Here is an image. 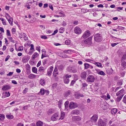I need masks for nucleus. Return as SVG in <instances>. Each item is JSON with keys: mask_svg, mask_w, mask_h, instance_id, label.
I'll return each mask as SVG.
<instances>
[{"mask_svg": "<svg viewBox=\"0 0 126 126\" xmlns=\"http://www.w3.org/2000/svg\"><path fill=\"white\" fill-rule=\"evenodd\" d=\"M94 40L96 42H101L103 40L102 36L99 33L96 34L94 35Z\"/></svg>", "mask_w": 126, "mask_h": 126, "instance_id": "f257e3e1", "label": "nucleus"}, {"mask_svg": "<svg viewBox=\"0 0 126 126\" xmlns=\"http://www.w3.org/2000/svg\"><path fill=\"white\" fill-rule=\"evenodd\" d=\"M92 37H90L86 39L83 40L82 41L81 43L82 44L84 45H90L92 43Z\"/></svg>", "mask_w": 126, "mask_h": 126, "instance_id": "f03ea898", "label": "nucleus"}, {"mask_svg": "<svg viewBox=\"0 0 126 126\" xmlns=\"http://www.w3.org/2000/svg\"><path fill=\"white\" fill-rule=\"evenodd\" d=\"M107 122V119H105L104 120H103L100 119L98 120V126H106Z\"/></svg>", "mask_w": 126, "mask_h": 126, "instance_id": "7ed1b4c3", "label": "nucleus"}, {"mask_svg": "<svg viewBox=\"0 0 126 126\" xmlns=\"http://www.w3.org/2000/svg\"><path fill=\"white\" fill-rule=\"evenodd\" d=\"M71 77V75L68 74H66L65 76H64L63 79L64 83L66 84H68L69 81V78Z\"/></svg>", "mask_w": 126, "mask_h": 126, "instance_id": "20e7f679", "label": "nucleus"}, {"mask_svg": "<svg viewBox=\"0 0 126 126\" xmlns=\"http://www.w3.org/2000/svg\"><path fill=\"white\" fill-rule=\"evenodd\" d=\"M78 107V105L77 103H74L73 102H71L70 103L69 105V108L71 109H75Z\"/></svg>", "mask_w": 126, "mask_h": 126, "instance_id": "39448f33", "label": "nucleus"}, {"mask_svg": "<svg viewBox=\"0 0 126 126\" xmlns=\"http://www.w3.org/2000/svg\"><path fill=\"white\" fill-rule=\"evenodd\" d=\"M94 78L92 75H89L87 78V81L88 82L92 83L94 82Z\"/></svg>", "mask_w": 126, "mask_h": 126, "instance_id": "423d86ee", "label": "nucleus"}, {"mask_svg": "<svg viewBox=\"0 0 126 126\" xmlns=\"http://www.w3.org/2000/svg\"><path fill=\"white\" fill-rule=\"evenodd\" d=\"M59 113L56 112L52 116L51 119L53 121H55L57 120L59 118Z\"/></svg>", "mask_w": 126, "mask_h": 126, "instance_id": "0eeeda50", "label": "nucleus"}, {"mask_svg": "<svg viewBox=\"0 0 126 126\" xmlns=\"http://www.w3.org/2000/svg\"><path fill=\"white\" fill-rule=\"evenodd\" d=\"M90 35L91 33L90 31L89 30H87L83 33L82 38L83 37V38L85 39L90 36Z\"/></svg>", "mask_w": 126, "mask_h": 126, "instance_id": "6e6552de", "label": "nucleus"}, {"mask_svg": "<svg viewBox=\"0 0 126 126\" xmlns=\"http://www.w3.org/2000/svg\"><path fill=\"white\" fill-rule=\"evenodd\" d=\"M98 116L96 114L94 115L91 118V121L92 122H96L98 119Z\"/></svg>", "mask_w": 126, "mask_h": 126, "instance_id": "1a4fd4ad", "label": "nucleus"}, {"mask_svg": "<svg viewBox=\"0 0 126 126\" xmlns=\"http://www.w3.org/2000/svg\"><path fill=\"white\" fill-rule=\"evenodd\" d=\"M75 33L77 34H79L81 33V30L78 27H76L75 28Z\"/></svg>", "mask_w": 126, "mask_h": 126, "instance_id": "9d476101", "label": "nucleus"}, {"mask_svg": "<svg viewBox=\"0 0 126 126\" xmlns=\"http://www.w3.org/2000/svg\"><path fill=\"white\" fill-rule=\"evenodd\" d=\"M30 58V57L29 56H26L22 58V62L23 63H25L28 61Z\"/></svg>", "mask_w": 126, "mask_h": 126, "instance_id": "9b49d317", "label": "nucleus"}, {"mask_svg": "<svg viewBox=\"0 0 126 126\" xmlns=\"http://www.w3.org/2000/svg\"><path fill=\"white\" fill-rule=\"evenodd\" d=\"M11 88V87L9 85H5L3 86L2 88L3 91L8 90Z\"/></svg>", "mask_w": 126, "mask_h": 126, "instance_id": "f8f14e48", "label": "nucleus"}, {"mask_svg": "<svg viewBox=\"0 0 126 126\" xmlns=\"http://www.w3.org/2000/svg\"><path fill=\"white\" fill-rule=\"evenodd\" d=\"M124 91V90L123 89L120 91L116 93V95L118 96H121L124 95L123 94Z\"/></svg>", "mask_w": 126, "mask_h": 126, "instance_id": "ddd939ff", "label": "nucleus"}, {"mask_svg": "<svg viewBox=\"0 0 126 126\" xmlns=\"http://www.w3.org/2000/svg\"><path fill=\"white\" fill-rule=\"evenodd\" d=\"M72 118V120L74 121H78L81 120V117L78 116L73 117Z\"/></svg>", "mask_w": 126, "mask_h": 126, "instance_id": "4468645a", "label": "nucleus"}, {"mask_svg": "<svg viewBox=\"0 0 126 126\" xmlns=\"http://www.w3.org/2000/svg\"><path fill=\"white\" fill-rule=\"evenodd\" d=\"M80 113L79 110H73L71 112L72 114L78 115Z\"/></svg>", "mask_w": 126, "mask_h": 126, "instance_id": "2eb2a0df", "label": "nucleus"}, {"mask_svg": "<svg viewBox=\"0 0 126 126\" xmlns=\"http://www.w3.org/2000/svg\"><path fill=\"white\" fill-rule=\"evenodd\" d=\"M87 74L85 71H83L81 74V77L83 79L86 78Z\"/></svg>", "mask_w": 126, "mask_h": 126, "instance_id": "dca6fc26", "label": "nucleus"}, {"mask_svg": "<svg viewBox=\"0 0 126 126\" xmlns=\"http://www.w3.org/2000/svg\"><path fill=\"white\" fill-rule=\"evenodd\" d=\"M26 34L24 33H22L20 34V38L22 37L24 38L25 40L26 41L28 40V37H27Z\"/></svg>", "mask_w": 126, "mask_h": 126, "instance_id": "f3484780", "label": "nucleus"}, {"mask_svg": "<svg viewBox=\"0 0 126 126\" xmlns=\"http://www.w3.org/2000/svg\"><path fill=\"white\" fill-rule=\"evenodd\" d=\"M117 110L116 108H113L112 109L111 111V113L115 115L117 112Z\"/></svg>", "mask_w": 126, "mask_h": 126, "instance_id": "a211bd4d", "label": "nucleus"}, {"mask_svg": "<svg viewBox=\"0 0 126 126\" xmlns=\"http://www.w3.org/2000/svg\"><path fill=\"white\" fill-rule=\"evenodd\" d=\"M37 76L32 74H31L28 76V78L30 79H33L35 78Z\"/></svg>", "mask_w": 126, "mask_h": 126, "instance_id": "6ab92c4d", "label": "nucleus"}, {"mask_svg": "<svg viewBox=\"0 0 126 126\" xmlns=\"http://www.w3.org/2000/svg\"><path fill=\"white\" fill-rule=\"evenodd\" d=\"M39 55V54L37 52H35L32 56V59H34L36 57H37Z\"/></svg>", "mask_w": 126, "mask_h": 126, "instance_id": "aec40b11", "label": "nucleus"}, {"mask_svg": "<svg viewBox=\"0 0 126 126\" xmlns=\"http://www.w3.org/2000/svg\"><path fill=\"white\" fill-rule=\"evenodd\" d=\"M65 115V113L63 111H61V116L59 119L63 120L64 118Z\"/></svg>", "mask_w": 126, "mask_h": 126, "instance_id": "412c9836", "label": "nucleus"}, {"mask_svg": "<svg viewBox=\"0 0 126 126\" xmlns=\"http://www.w3.org/2000/svg\"><path fill=\"white\" fill-rule=\"evenodd\" d=\"M37 126H43V123L40 121H39L36 123Z\"/></svg>", "mask_w": 126, "mask_h": 126, "instance_id": "4be33fe9", "label": "nucleus"}, {"mask_svg": "<svg viewBox=\"0 0 126 126\" xmlns=\"http://www.w3.org/2000/svg\"><path fill=\"white\" fill-rule=\"evenodd\" d=\"M121 65L125 69L126 67V62L125 61H121Z\"/></svg>", "mask_w": 126, "mask_h": 126, "instance_id": "5701e85b", "label": "nucleus"}, {"mask_svg": "<svg viewBox=\"0 0 126 126\" xmlns=\"http://www.w3.org/2000/svg\"><path fill=\"white\" fill-rule=\"evenodd\" d=\"M40 84L42 86H44L45 85V81L44 80L41 79L40 81Z\"/></svg>", "mask_w": 126, "mask_h": 126, "instance_id": "b1692460", "label": "nucleus"}, {"mask_svg": "<svg viewBox=\"0 0 126 126\" xmlns=\"http://www.w3.org/2000/svg\"><path fill=\"white\" fill-rule=\"evenodd\" d=\"M71 93V91L70 90H68L64 93V95L65 96L67 97Z\"/></svg>", "mask_w": 126, "mask_h": 126, "instance_id": "393cba45", "label": "nucleus"}, {"mask_svg": "<svg viewBox=\"0 0 126 126\" xmlns=\"http://www.w3.org/2000/svg\"><path fill=\"white\" fill-rule=\"evenodd\" d=\"M6 117L7 119H12L14 118L13 115L11 114L6 115Z\"/></svg>", "mask_w": 126, "mask_h": 126, "instance_id": "a878e982", "label": "nucleus"}, {"mask_svg": "<svg viewBox=\"0 0 126 126\" xmlns=\"http://www.w3.org/2000/svg\"><path fill=\"white\" fill-rule=\"evenodd\" d=\"M54 112V110L53 109H49L48 111V115H50Z\"/></svg>", "mask_w": 126, "mask_h": 126, "instance_id": "bb28decb", "label": "nucleus"}, {"mask_svg": "<svg viewBox=\"0 0 126 126\" xmlns=\"http://www.w3.org/2000/svg\"><path fill=\"white\" fill-rule=\"evenodd\" d=\"M94 64L97 66L102 68L103 67V66L99 62H95Z\"/></svg>", "mask_w": 126, "mask_h": 126, "instance_id": "cd10ccee", "label": "nucleus"}, {"mask_svg": "<svg viewBox=\"0 0 126 126\" xmlns=\"http://www.w3.org/2000/svg\"><path fill=\"white\" fill-rule=\"evenodd\" d=\"M9 23L11 26H13V19L12 18H9L8 19H7Z\"/></svg>", "mask_w": 126, "mask_h": 126, "instance_id": "c85d7f7f", "label": "nucleus"}, {"mask_svg": "<svg viewBox=\"0 0 126 126\" xmlns=\"http://www.w3.org/2000/svg\"><path fill=\"white\" fill-rule=\"evenodd\" d=\"M5 118L4 115L3 114H0V121L3 120Z\"/></svg>", "mask_w": 126, "mask_h": 126, "instance_id": "c756f323", "label": "nucleus"}, {"mask_svg": "<svg viewBox=\"0 0 126 126\" xmlns=\"http://www.w3.org/2000/svg\"><path fill=\"white\" fill-rule=\"evenodd\" d=\"M3 96L5 95V97H8L10 95V93L9 92H6L5 93H3Z\"/></svg>", "mask_w": 126, "mask_h": 126, "instance_id": "7c9ffc66", "label": "nucleus"}, {"mask_svg": "<svg viewBox=\"0 0 126 126\" xmlns=\"http://www.w3.org/2000/svg\"><path fill=\"white\" fill-rule=\"evenodd\" d=\"M125 60L126 61V53L123 55L121 59L122 61H125Z\"/></svg>", "mask_w": 126, "mask_h": 126, "instance_id": "2f4dec72", "label": "nucleus"}, {"mask_svg": "<svg viewBox=\"0 0 126 126\" xmlns=\"http://www.w3.org/2000/svg\"><path fill=\"white\" fill-rule=\"evenodd\" d=\"M26 69L27 71H30V66L29 64H27L26 65Z\"/></svg>", "mask_w": 126, "mask_h": 126, "instance_id": "473e14b6", "label": "nucleus"}, {"mask_svg": "<svg viewBox=\"0 0 126 126\" xmlns=\"http://www.w3.org/2000/svg\"><path fill=\"white\" fill-rule=\"evenodd\" d=\"M123 96V95H121V96H119L117 97L116 99V101L118 102H119L122 99Z\"/></svg>", "mask_w": 126, "mask_h": 126, "instance_id": "72a5a7b5", "label": "nucleus"}, {"mask_svg": "<svg viewBox=\"0 0 126 126\" xmlns=\"http://www.w3.org/2000/svg\"><path fill=\"white\" fill-rule=\"evenodd\" d=\"M74 50H72L69 49L68 50H64V52L66 53H68L69 54H71V52H73Z\"/></svg>", "mask_w": 126, "mask_h": 126, "instance_id": "f704fd0d", "label": "nucleus"}, {"mask_svg": "<svg viewBox=\"0 0 126 126\" xmlns=\"http://www.w3.org/2000/svg\"><path fill=\"white\" fill-rule=\"evenodd\" d=\"M123 80L121 79L118 81L117 82V84L119 86L121 85L122 84V82Z\"/></svg>", "mask_w": 126, "mask_h": 126, "instance_id": "c9c22d12", "label": "nucleus"}, {"mask_svg": "<svg viewBox=\"0 0 126 126\" xmlns=\"http://www.w3.org/2000/svg\"><path fill=\"white\" fill-rule=\"evenodd\" d=\"M5 17L6 18V19H9V18H11L12 17H11L9 15V14L7 13H5Z\"/></svg>", "mask_w": 126, "mask_h": 126, "instance_id": "e433bc0d", "label": "nucleus"}, {"mask_svg": "<svg viewBox=\"0 0 126 126\" xmlns=\"http://www.w3.org/2000/svg\"><path fill=\"white\" fill-rule=\"evenodd\" d=\"M64 29L63 28L61 27L59 29V32L60 33H63L64 31Z\"/></svg>", "mask_w": 126, "mask_h": 126, "instance_id": "4c0bfd02", "label": "nucleus"}, {"mask_svg": "<svg viewBox=\"0 0 126 126\" xmlns=\"http://www.w3.org/2000/svg\"><path fill=\"white\" fill-rule=\"evenodd\" d=\"M58 74V71H53V75L54 77H56Z\"/></svg>", "mask_w": 126, "mask_h": 126, "instance_id": "58836bf2", "label": "nucleus"}, {"mask_svg": "<svg viewBox=\"0 0 126 126\" xmlns=\"http://www.w3.org/2000/svg\"><path fill=\"white\" fill-rule=\"evenodd\" d=\"M40 93L41 94V95H44L45 94L44 90L43 89H41L40 91Z\"/></svg>", "mask_w": 126, "mask_h": 126, "instance_id": "ea45409f", "label": "nucleus"}, {"mask_svg": "<svg viewBox=\"0 0 126 126\" xmlns=\"http://www.w3.org/2000/svg\"><path fill=\"white\" fill-rule=\"evenodd\" d=\"M124 27H120L119 26H118L116 28V29L118 30V31L120 30H123L124 29Z\"/></svg>", "mask_w": 126, "mask_h": 126, "instance_id": "a19ab883", "label": "nucleus"}, {"mask_svg": "<svg viewBox=\"0 0 126 126\" xmlns=\"http://www.w3.org/2000/svg\"><path fill=\"white\" fill-rule=\"evenodd\" d=\"M65 43L66 45H69L71 43L70 41V40H67L65 41Z\"/></svg>", "mask_w": 126, "mask_h": 126, "instance_id": "79ce46f5", "label": "nucleus"}, {"mask_svg": "<svg viewBox=\"0 0 126 126\" xmlns=\"http://www.w3.org/2000/svg\"><path fill=\"white\" fill-rule=\"evenodd\" d=\"M89 64L87 63H84V66L85 69H87L89 68Z\"/></svg>", "mask_w": 126, "mask_h": 126, "instance_id": "37998d69", "label": "nucleus"}, {"mask_svg": "<svg viewBox=\"0 0 126 126\" xmlns=\"http://www.w3.org/2000/svg\"><path fill=\"white\" fill-rule=\"evenodd\" d=\"M6 35L7 36H11V34L9 30H6Z\"/></svg>", "mask_w": 126, "mask_h": 126, "instance_id": "c03bdc74", "label": "nucleus"}, {"mask_svg": "<svg viewBox=\"0 0 126 126\" xmlns=\"http://www.w3.org/2000/svg\"><path fill=\"white\" fill-rule=\"evenodd\" d=\"M8 39L10 41L13 43H15V40H13V38L11 37H8Z\"/></svg>", "mask_w": 126, "mask_h": 126, "instance_id": "a18cd8bd", "label": "nucleus"}, {"mask_svg": "<svg viewBox=\"0 0 126 126\" xmlns=\"http://www.w3.org/2000/svg\"><path fill=\"white\" fill-rule=\"evenodd\" d=\"M62 103V100H60L58 102V105L60 108L61 107V105Z\"/></svg>", "mask_w": 126, "mask_h": 126, "instance_id": "49530a36", "label": "nucleus"}, {"mask_svg": "<svg viewBox=\"0 0 126 126\" xmlns=\"http://www.w3.org/2000/svg\"><path fill=\"white\" fill-rule=\"evenodd\" d=\"M47 59H45L44 60L42 61V63L43 65H44L47 62Z\"/></svg>", "mask_w": 126, "mask_h": 126, "instance_id": "de8ad7c7", "label": "nucleus"}, {"mask_svg": "<svg viewBox=\"0 0 126 126\" xmlns=\"http://www.w3.org/2000/svg\"><path fill=\"white\" fill-rule=\"evenodd\" d=\"M123 101L124 103L126 104V95L123 97Z\"/></svg>", "mask_w": 126, "mask_h": 126, "instance_id": "09e8293b", "label": "nucleus"}, {"mask_svg": "<svg viewBox=\"0 0 126 126\" xmlns=\"http://www.w3.org/2000/svg\"><path fill=\"white\" fill-rule=\"evenodd\" d=\"M45 94V93L47 95H48L49 94V91L48 90H44Z\"/></svg>", "mask_w": 126, "mask_h": 126, "instance_id": "8fccbe9b", "label": "nucleus"}, {"mask_svg": "<svg viewBox=\"0 0 126 126\" xmlns=\"http://www.w3.org/2000/svg\"><path fill=\"white\" fill-rule=\"evenodd\" d=\"M98 73L99 74L102 75H105L103 71H99V72H98Z\"/></svg>", "mask_w": 126, "mask_h": 126, "instance_id": "3c124183", "label": "nucleus"}, {"mask_svg": "<svg viewBox=\"0 0 126 126\" xmlns=\"http://www.w3.org/2000/svg\"><path fill=\"white\" fill-rule=\"evenodd\" d=\"M85 60L86 62H90L91 63H93L94 62L93 60L89 59H85Z\"/></svg>", "mask_w": 126, "mask_h": 126, "instance_id": "603ef678", "label": "nucleus"}, {"mask_svg": "<svg viewBox=\"0 0 126 126\" xmlns=\"http://www.w3.org/2000/svg\"><path fill=\"white\" fill-rule=\"evenodd\" d=\"M117 11H119L120 10H122L123 7H117Z\"/></svg>", "mask_w": 126, "mask_h": 126, "instance_id": "864d4df0", "label": "nucleus"}, {"mask_svg": "<svg viewBox=\"0 0 126 126\" xmlns=\"http://www.w3.org/2000/svg\"><path fill=\"white\" fill-rule=\"evenodd\" d=\"M12 32L13 34L15 33L16 32V30L15 28H13L12 29Z\"/></svg>", "mask_w": 126, "mask_h": 126, "instance_id": "5fc2aeb1", "label": "nucleus"}, {"mask_svg": "<svg viewBox=\"0 0 126 126\" xmlns=\"http://www.w3.org/2000/svg\"><path fill=\"white\" fill-rule=\"evenodd\" d=\"M36 49V50H38L39 52H40V47L39 46H37Z\"/></svg>", "mask_w": 126, "mask_h": 126, "instance_id": "6e6d98bb", "label": "nucleus"}, {"mask_svg": "<svg viewBox=\"0 0 126 126\" xmlns=\"http://www.w3.org/2000/svg\"><path fill=\"white\" fill-rule=\"evenodd\" d=\"M57 85V84L56 83H55L53 84L52 85V87L54 88H55Z\"/></svg>", "mask_w": 126, "mask_h": 126, "instance_id": "4d7b16f0", "label": "nucleus"}, {"mask_svg": "<svg viewBox=\"0 0 126 126\" xmlns=\"http://www.w3.org/2000/svg\"><path fill=\"white\" fill-rule=\"evenodd\" d=\"M41 37V38L45 39H46L47 38V37L45 35H42Z\"/></svg>", "mask_w": 126, "mask_h": 126, "instance_id": "13d9d810", "label": "nucleus"}, {"mask_svg": "<svg viewBox=\"0 0 126 126\" xmlns=\"http://www.w3.org/2000/svg\"><path fill=\"white\" fill-rule=\"evenodd\" d=\"M118 44V43H112L111 44V45L112 47H113L114 46H115L117 45Z\"/></svg>", "mask_w": 126, "mask_h": 126, "instance_id": "bf43d9fd", "label": "nucleus"}, {"mask_svg": "<svg viewBox=\"0 0 126 126\" xmlns=\"http://www.w3.org/2000/svg\"><path fill=\"white\" fill-rule=\"evenodd\" d=\"M28 90V88H25L24 89V90L23 91V94L26 93L27 92Z\"/></svg>", "mask_w": 126, "mask_h": 126, "instance_id": "052dcab7", "label": "nucleus"}, {"mask_svg": "<svg viewBox=\"0 0 126 126\" xmlns=\"http://www.w3.org/2000/svg\"><path fill=\"white\" fill-rule=\"evenodd\" d=\"M58 32V30H56L54 31L53 33L51 34V35H54L56 33Z\"/></svg>", "mask_w": 126, "mask_h": 126, "instance_id": "680f3d73", "label": "nucleus"}, {"mask_svg": "<svg viewBox=\"0 0 126 126\" xmlns=\"http://www.w3.org/2000/svg\"><path fill=\"white\" fill-rule=\"evenodd\" d=\"M82 87H85L88 86V84L86 83H82Z\"/></svg>", "mask_w": 126, "mask_h": 126, "instance_id": "e2e57ef3", "label": "nucleus"}, {"mask_svg": "<svg viewBox=\"0 0 126 126\" xmlns=\"http://www.w3.org/2000/svg\"><path fill=\"white\" fill-rule=\"evenodd\" d=\"M75 81L74 80H72V81L71 83H70V86H73L75 83Z\"/></svg>", "mask_w": 126, "mask_h": 126, "instance_id": "0e129e2a", "label": "nucleus"}, {"mask_svg": "<svg viewBox=\"0 0 126 126\" xmlns=\"http://www.w3.org/2000/svg\"><path fill=\"white\" fill-rule=\"evenodd\" d=\"M59 14L61 15V16H64V15L63 14V13L62 11L60 12Z\"/></svg>", "mask_w": 126, "mask_h": 126, "instance_id": "69168bd1", "label": "nucleus"}, {"mask_svg": "<svg viewBox=\"0 0 126 126\" xmlns=\"http://www.w3.org/2000/svg\"><path fill=\"white\" fill-rule=\"evenodd\" d=\"M29 63L30 64L32 65H34V64L35 63L34 62L31 61L30 60L29 61Z\"/></svg>", "mask_w": 126, "mask_h": 126, "instance_id": "338daca9", "label": "nucleus"}, {"mask_svg": "<svg viewBox=\"0 0 126 126\" xmlns=\"http://www.w3.org/2000/svg\"><path fill=\"white\" fill-rule=\"evenodd\" d=\"M16 126H24V125L21 123H18Z\"/></svg>", "mask_w": 126, "mask_h": 126, "instance_id": "774afa93", "label": "nucleus"}]
</instances>
